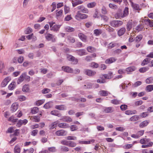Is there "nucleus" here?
<instances>
[{
	"instance_id": "nucleus-1",
	"label": "nucleus",
	"mask_w": 153,
	"mask_h": 153,
	"mask_svg": "<svg viewBox=\"0 0 153 153\" xmlns=\"http://www.w3.org/2000/svg\"><path fill=\"white\" fill-rule=\"evenodd\" d=\"M140 143L143 145L141 146L142 148H147L152 147L153 145V142L151 141L149 138H142L140 140Z\"/></svg>"
},
{
	"instance_id": "nucleus-2",
	"label": "nucleus",
	"mask_w": 153,
	"mask_h": 153,
	"mask_svg": "<svg viewBox=\"0 0 153 153\" xmlns=\"http://www.w3.org/2000/svg\"><path fill=\"white\" fill-rule=\"evenodd\" d=\"M88 17V15L82 13H80V11H78L75 16V18L77 20L79 19H85L87 18Z\"/></svg>"
},
{
	"instance_id": "nucleus-3",
	"label": "nucleus",
	"mask_w": 153,
	"mask_h": 153,
	"mask_svg": "<svg viewBox=\"0 0 153 153\" xmlns=\"http://www.w3.org/2000/svg\"><path fill=\"white\" fill-rule=\"evenodd\" d=\"M123 24L122 21L118 20L112 21L110 22V25L114 27H117L122 25Z\"/></svg>"
},
{
	"instance_id": "nucleus-4",
	"label": "nucleus",
	"mask_w": 153,
	"mask_h": 153,
	"mask_svg": "<svg viewBox=\"0 0 153 153\" xmlns=\"http://www.w3.org/2000/svg\"><path fill=\"white\" fill-rule=\"evenodd\" d=\"M45 37L48 41H51L53 42H55L56 39L54 36L50 33H46L45 35Z\"/></svg>"
},
{
	"instance_id": "nucleus-5",
	"label": "nucleus",
	"mask_w": 153,
	"mask_h": 153,
	"mask_svg": "<svg viewBox=\"0 0 153 153\" xmlns=\"http://www.w3.org/2000/svg\"><path fill=\"white\" fill-rule=\"evenodd\" d=\"M11 80L10 77H7L5 78L2 82L1 86V87H4L6 86L8 82Z\"/></svg>"
},
{
	"instance_id": "nucleus-6",
	"label": "nucleus",
	"mask_w": 153,
	"mask_h": 153,
	"mask_svg": "<svg viewBox=\"0 0 153 153\" xmlns=\"http://www.w3.org/2000/svg\"><path fill=\"white\" fill-rule=\"evenodd\" d=\"M77 8L78 10H80L82 13H87L88 12V9L85 8L83 5L78 6Z\"/></svg>"
},
{
	"instance_id": "nucleus-7",
	"label": "nucleus",
	"mask_w": 153,
	"mask_h": 153,
	"mask_svg": "<svg viewBox=\"0 0 153 153\" xmlns=\"http://www.w3.org/2000/svg\"><path fill=\"white\" fill-rule=\"evenodd\" d=\"M27 122V120L25 119L22 120H20L18 121L16 126L18 127H20L22 125L26 124Z\"/></svg>"
},
{
	"instance_id": "nucleus-8",
	"label": "nucleus",
	"mask_w": 153,
	"mask_h": 153,
	"mask_svg": "<svg viewBox=\"0 0 153 153\" xmlns=\"http://www.w3.org/2000/svg\"><path fill=\"white\" fill-rule=\"evenodd\" d=\"M18 107L19 105L17 103H14L11 106L10 110L12 112H14L18 109Z\"/></svg>"
},
{
	"instance_id": "nucleus-9",
	"label": "nucleus",
	"mask_w": 153,
	"mask_h": 153,
	"mask_svg": "<svg viewBox=\"0 0 153 153\" xmlns=\"http://www.w3.org/2000/svg\"><path fill=\"white\" fill-rule=\"evenodd\" d=\"M60 120L68 123H70L72 121V119L71 117L67 116H64L62 117Z\"/></svg>"
},
{
	"instance_id": "nucleus-10",
	"label": "nucleus",
	"mask_w": 153,
	"mask_h": 153,
	"mask_svg": "<svg viewBox=\"0 0 153 153\" xmlns=\"http://www.w3.org/2000/svg\"><path fill=\"white\" fill-rule=\"evenodd\" d=\"M67 57L68 60L74 62V63L76 64L78 62V60L71 55H68Z\"/></svg>"
},
{
	"instance_id": "nucleus-11",
	"label": "nucleus",
	"mask_w": 153,
	"mask_h": 153,
	"mask_svg": "<svg viewBox=\"0 0 153 153\" xmlns=\"http://www.w3.org/2000/svg\"><path fill=\"white\" fill-rule=\"evenodd\" d=\"M62 70L64 71L72 73L73 72V70L72 68L68 66H62Z\"/></svg>"
},
{
	"instance_id": "nucleus-12",
	"label": "nucleus",
	"mask_w": 153,
	"mask_h": 153,
	"mask_svg": "<svg viewBox=\"0 0 153 153\" xmlns=\"http://www.w3.org/2000/svg\"><path fill=\"white\" fill-rule=\"evenodd\" d=\"M78 36L83 42H86L87 41V37L83 33H79Z\"/></svg>"
},
{
	"instance_id": "nucleus-13",
	"label": "nucleus",
	"mask_w": 153,
	"mask_h": 153,
	"mask_svg": "<svg viewBox=\"0 0 153 153\" xmlns=\"http://www.w3.org/2000/svg\"><path fill=\"white\" fill-rule=\"evenodd\" d=\"M117 60V59L114 57H112L106 59L105 62L106 64H111L115 62Z\"/></svg>"
},
{
	"instance_id": "nucleus-14",
	"label": "nucleus",
	"mask_w": 153,
	"mask_h": 153,
	"mask_svg": "<svg viewBox=\"0 0 153 153\" xmlns=\"http://www.w3.org/2000/svg\"><path fill=\"white\" fill-rule=\"evenodd\" d=\"M55 134L58 136L65 135L66 134V132L63 130L57 131L56 132Z\"/></svg>"
},
{
	"instance_id": "nucleus-15",
	"label": "nucleus",
	"mask_w": 153,
	"mask_h": 153,
	"mask_svg": "<svg viewBox=\"0 0 153 153\" xmlns=\"http://www.w3.org/2000/svg\"><path fill=\"white\" fill-rule=\"evenodd\" d=\"M85 73L88 76H93L96 74V72L95 71L87 70L85 71Z\"/></svg>"
},
{
	"instance_id": "nucleus-16",
	"label": "nucleus",
	"mask_w": 153,
	"mask_h": 153,
	"mask_svg": "<svg viewBox=\"0 0 153 153\" xmlns=\"http://www.w3.org/2000/svg\"><path fill=\"white\" fill-rule=\"evenodd\" d=\"M16 87V83L15 81H13L8 86V89L10 90H12Z\"/></svg>"
},
{
	"instance_id": "nucleus-17",
	"label": "nucleus",
	"mask_w": 153,
	"mask_h": 153,
	"mask_svg": "<svg viewBox=\"0 0 153 153\" xmlns=\"http://www.w3.org/2000/svg\"><path fill=\"white\" fill-rule=\"evenodd\" d=\"M128 14V9L127 7H126L123 11V14H121L119 16L123 18L127 16Z\"/></svg>"
},
{
	"instance_id": "nucleus-18",
	"label": "nucleus",
	"mask_w": 153,
	"mask_h": 153,
	"mask_svg": "<svg viewBox=\"0 0 153 153\" xmlns=\"http://www.w3.org/2000/svg\"><path fill=\"white\" fill-rule=\"evenodd\" d=\"M61 27V25H55L51 29V30L57 32L59 30Z\"/></svg>"
},
{
	"instance_id": "nucleus-19",
	"label": "nucleus",
	"mask_w": 153,
	"mask_h": 153,
	"mask_svg": "<svg viewBox=\"0 0 153 153\" xmlns=\"http://www.w3.org/2000/svg\"><path fill=\"white\" fill-rule=\"evenodd\" d=\"M126 28L124 27H122L117 32V34L119 36L123 35L126 31Z\"/></svg>"
},
{
	"instance_id": "nucleus-20",
	"label": "nucleus",
	"mask_w": 153,
	"mask_h": 153,
	"mask_svg": "<svg viewBox=\"0 0 153 153\" xmlns=\"http://www.w3.org/2000/svg\"><path fill=\"white\" fill-rule=\"evenodd\" d=\"M114 111V108L112 107H105L104 110V111L107 113H111Z\"/></svg>"
},
{
	"instance_id": "nucleus-21",
	"label": "nucleus",
	"mask_w": 153,
	"mask_h": 153,
	"mask_svg": "<svg viewBox=\"0 0 153 153\" xmlns=\"http://www.w3.org/2000/svg\"><path fill=\"white\" fill-rule=\"evenodd\" d=\"M131 4L133 9L135 10H140L138 4L134 3L132 2H131Z\"/></svg>"
},
{
	"instance_id": "nucleus-22",
	"label": "nucleus",
	"mask_w": 153,
	"mask_h": 153,
	"mask_svg": "<svg viewBox=\"0 0 153 153\" xmlns=\"http://www.w3.org/2000/svg\"><path fill=\"white\" fill-rule=\"evenodd\" d=\"M75 1H74L73 0L71 1L73 6L74 7H75L79 4H82L83 2L82 1L79 0H77Z\"/></svg>"
},
{
	"instance_id": "nucleus-23",
	"label": "nucleus",
	"mask_w": 153,
	"mask_h": 153,
	"mask_svg": "<svg viewBox=\"0 0 153 153\" xmlns=\"http://www.w3.org/2000/svg\"><path fill=\"white\" fill-rule=\"evenodd\" d=\"M76 52L79 55L82 56L86 54L85 51L83 49H79L77 50L76 51Z\"/></svg>"
},
{
	"instance_id": "nucleus-24",
	"label": "nucleus",
	"mask_w": 153,
	"mask_h": 153,
	"mask_svg": "<svg viewBox=\"0 0 153 153\" xmlns=\"http://www.w3.org/2000/svg\"><path fill=\"white\" fill-rule=\"evenodd\" d=\"M58 126L59 127L62 128H66L68 127V125L65 123H59Z\"/></svg>"
},
{
	"instance_id": "nucleus-25",
	"label": "nucleus",
	"mask_w": 153,
	"mask_h": 153,
	"mask_svg": "<svg viewBox=\"0 0 153 153\" xmlns=\"http://www.w3.org/2000/svg\"><path fill=\"white\" fill-rule=\"evenodd\" d=\"M26 37L28 40L32 39L34 41H35L36 40V37L34 36L33 33L26 36Z\"/></svg>"
},
{
	"instance_id": "nucleus-26",
	"label": "nucleus",
	"mask_w": 153,
	"mask_h": 153,
	"mask_svg": "<svg viewBox=\"0 0 153 153\" xmlns=\"http://www.w3.org/2000/svg\"><path fill=\"white\" fill-rule=\"evenodd\" d=\"M104 78L107 79H109L112 78L113 77V73L111 72H110L108 74H104L103 75Z\"/></svg>"
},
{
	"instance_id": "nucleus-27",
	"label": "nucleus",
	"mask_w": 153,
	"mask_h": 153,
	"mask_svg": "<svg viewBox=\"0 0 153 153\" xmlns=\"http://www.w3.org/2000/svg\"><path fill=\"white\" fill-rule=\"evenodd\" d=\"M24 80V78L23 74H22L20 77L18 78L17 81V83L19 84L22 82Z\"/></svg>"
},
{
	"instance_id": "nucleus-28",
	"label": "nucleus",
	"mask_w": 153,
	"mask_h": 153,
	"mask_svg": "<svg viewBox=\"0 0 153 153\" xmlns=\"http://www.w3.org/2000/svg\"><path fill=\"white\" fill-rule=\"evenodd\" d=\"M55 108L59 110H64L66 109V107L64 105H56L55 106Z\"/></svg>"
},
{
	"instance_id": "nucleus-29",
	"label": "nucleus",
	"mask_w": 153,
	"mask_h": 153,
	"mask_svg": "<svg viewBox=\"0 0 153 153\" xmlns=\"http://www.w3.org/2000/svg\"><path fill=\"white\" fill-rule=\"evenodd\" d=\"M53 106V102H49L46 104H45L44 105L43 107L46 108L48 109L50 108Z\"/></svg>"
},
{
	"instance_id": "nucleus-30",
	"label": "nucleus",
	"mask_w": 153,
	"mask_h": 153,
	"mask_svg": "<svg viewBox=\"0 0 153 153\" xmlns=\"http://www.w3.org/2000/svg\"><path fill=\"white\" fill-rule=\"evenodd\" d=\"M149 123V122L147 120H145L141 122L139 125V127L140 128H143L146 126Z\"/></svg>"
},
{
	"instance_id": "nucleus-31",
	"label": "nucleus",
	"mask_w": 153,
	"mask_h": 153,
	"mask_svg": "<svg viewBox=\"0 0 153 153\" xmlns=\"http://www.w3.org/2000/svg\"><path fill=\"white\" fill-rule=\"evenodd\" d=\"M140 119V117L138 115H134L131 117L129 119V120L135 121L138 120Z\"/></svg>"
},
{
	"instance_id": "nucleus-32",
	"label": "nucleus",
	"mask_w": 153,
	"mask_h": 153,
	"mask_svg": "<svg viewBox=\"0 0 153 153\" xmlns=\"http://www.w3.org/2000/svg\"><path fill=\"white\" fill-rule=\"evenodd\" d=\"M143 20L146 22V23L147 24H148L150 26H153V21L152 20H150V19H144Z\"/></svg>"
},
{
	"instance_id": "nucleus-33",
	"label": "nucleus",
	"mask_w": 153,
	"mask_h": 153,
	"mask_svg": "<svg viewBox=\"0 0 153 153\" xmlns=\"http://www.w3.org/2000/svg\"><path fill=\"white\" fill-rule=\"evenodd\" d=\"M132 25V21L130 20L129 21L126 25V29L128 31H129L131 29Z\"/></svg>"
},
{
	"instance_id": "nucleus-34",
	"label": "nucleus",
	"mask_w": 153,
	"mask_h": 153,
	"mask_svg": "<svg viewBox=\"0 0 153 153\" xmlns=\"http://www.w3.org/2000/svg\"><path fill=\"white\" fill-rule=\"evenodd\" d=\"M29 90V86L28 85H24L22 88V91L24 92H27Z\"/></svg>"
},
{
	"instance_id": "nucleus-35",
	"label": "nucleus",
	"mask_w": 153,
	"mask_h": 153,
	"mask_svg": "<svg viewBox=\"0 0 153 153\" xmlns=\"http://www.w3.org/2000/svg\"><path fill=\"white\" fill-rule=\"evenodd\" d=\"M51 113V114L57 116L59 117H61V114L58 113V111L56 110L52 111Z\"/></svg>"
},
{
	"instance_id": "nucleus-36",
	"label": "nucleus",
	"mask_w": 153,
	"mask_h": 153,
	"mask_svg": "<svg viewBox=\"0 0 153 153\" xmlns=\"http://www.w3.org/2000/svg\"><path fill=\"white\" fill-rule=\"evenodd\" d=\"M30 119L33 121L35 122H38L40 120L39 117H38L36 116L31 117Z\"/></svg>"
},
{
	"instance_id": "nucleus-37",
	"label": "nucleus",
	"mask_w": 153,
	"mask_h": 153,
	"mask_svg": "<svg viewBox=\"0 0 153 153\" xmlns=\"http://www.w3.org/2000/svg\"><path fill=\"white\" fill-rule=\"evenodd\" d=\"M102 33V31L101 29H96L94 30V33L95 35L99 36Z\"/></svg>"
},
{
	"instance_id": "nucleus-38",
	"label": "nucleus",
	"mask_w": 153,
	"mask_h": 153,
	"mask_svg": "<svg viewBox=\"0 0 153 153\" xmlns=\"http://www.w3.org/2000/svg\"><path fill=\"white\" fill-rule=\"evenodd\" d=\"M65 30L66 32H74L75 30L74 28L69 26L66 27L65 28Z\"/></svg>"
},
{
	"instance_id": "nucleus-39",
	"label": "nucleus",
	"mask_w": 153,
	"mask_h": 153,
	"mask_svg": "<svg viewBox=\"0 0 153 153\" xmlns=\"http://www.w3.org/2000/svg\"><path fill=\"white\" fill-rule=\"evenodd\" d=\"M58 123L57 121H56L52 123L49 126V128L50 129H52L55 128L57 124Z\"/></svg>"
},
{
	"instance_id": "nucleus-40",
	"label": "nucleus",
	"mask_w": 153,
	"mask_h": 153,
	"mask_svg": "<svg viewBox=\"0 0 153 153\" xmlns=\"http://www.w3.org/2000/svg\"><path fill=\"white\" fill-rule=\"evenodd\" d=\"M146 82L147 84L153 83V77H150L148 78L146 80Z\"/></svg>"
},
{
	"instance_id": "nucleus-41",
	"label": "nucleus",
	"mask_w": 153,
	"mask_h": 153,
	"mask_svg": "<svg viewBox=\"0 0 153 153\" xmlns=\"http://www.w3.org/2000/svg\"><path fill=\"white\" fill-rule=\"evenodd\" d=\"M20 148L19 146H16L15 147L14 149V153H20Z\"/></svg>"
},
{
	"instance_id": "nucleus-42",
	"label": "nucleus",
	"mask_w": 153,
	"mask_h": 153,
	"mask_svg": "<svg viewBox=\"0 0 153 153\" xmlns=\"http://www.w3.org/2000/svg\"><path fill=\"white\" fill-rule=\"evenodd\" d=\"M150 59L149 58H146L144 59L141 64L142 66L145 65L149 62Z\"/></svg>"
},
{
	"instance_id": "nucleus-43",
	"label": "nucleus",
	"mask_w": 153,
	"mask_h": 153,
	"mask_svg": "<svg viewBox=\"0 0 153 153\" xmlns=\"http://www.w3.org/2000/svg\"><path fill=\"white\" fill-rule=\"evenodd\" d=\"M18 119L17 118L14 119L13 116H12L8 119V121L13 123L16 122L17 121Z\"/></svg>"
},
{
	"instance_id": "nucleus-44",
	"label": "nucleus",
	"mask_w": 153,
	"mask_h": 153,
	"mask_svg": "<svg viewBox=\"0 0 153 153\" xmlns=\"http://www.w3.org/2000/svg\"><path fill=\"white\" fill-rule=\"evenodd\" d=\"M149 68L148 67H145L140 68L139 69V71L140 73H144L147 71Z\"/></svg>"
},
{
	"instance_id": "nucleus-45",
	"label": "nucleus",
	"mask_w": 153,
	"mask_h": 153,
	"mask_svg": "<svg viewBox=\"0 0 153 153\" xmlns=\"http://www.w3.org/2000/svg\"><path fill=\"white\" fill-rule=\"evenodd\" d=\"M143 28V26L142 25H140L137 26L135 28V30L138 32L141 31Z\"/></svg>"
},
{
	"instance_id": "nucleus-46",
	"label": "nucleus",
	"mask_w": 153,
	"mask_h": 153,
	"mask_svg": "<svg viewBox=\"0 0 153 153\" xmlns=\"http://www.w3.org/2000/svg\"><path fill=\"white\" fill-rule=\"evenodd\" d=\"M146 90L148 92H150L153 90V85H149L146 88Z\"/></svg>"
},
{
	"instance_id": "nucleus-47",
	"label": "nucleus",
	"mask_w": 153,
	"mask_h": 153,
	"mask_svg": "<svg viewBox=\"0 0 153 153\" xmlns=\"http://www.w3.org/2000/svg\"><path fill=\"white\" fill-rule=\"evenodd\" d=\"M111 102L114 105H118L120 104L121 102L120 100L117 99L112 100L111 101Z\"/></svg>"
},
{
	"instance_id": "nucleus-48",
	"label": "nucleus",
	"mask_w": 153,
	"mask_h": 153,
	"mask_svg": "<svg viewBox=\"0 0 153 153\" xmlns=\"http://www.w3.org/2000/svg\"><path fill=\"white\" fill-rule=\"evenodd\" d=\"M87 51L90 52H92L95 51V49L93 47L89 46L87 48Z\"/></svg>"
},
{
	"instance_id": "nucleus-49",
	"label": "nucleus",
	"mask_w": 153,
	"mask_h": 153,
	"mask_svg": "<svg viewBox=\"0 0 153 153\" xmlns=\"http://www.w3.org/2000/svg\"><path fill=\"white\" fill-rule=\"evenodd\" d=\"M76 145V144L71 141H68V146L69 147H75Z\"/></svg>"
},
{
	"instance_id": "nucleus-50",
	"label": "nucleus",
	"mask_w": 153,
	"mask_h": 153,
	"mask_svg": "<svg viewBox=\"0 0 153 153\" xmlns=\"http://www.w3.org/2000/svg\"><path fill=\"white\" fill-rule=\"evenodd\" d=\"M39 108L37 107H34L31 110V112L32 114H35L38 113L39 111Z\"/></svg>"
},
{
	"instance_id": "nucleus-51",
	"label": "nucleus",
	"mask_w": 153,
	"mask_h": 153,
	"mask_svg": "<svg viewBox=\"0 0 153 153\" xmlns=\"http://www.w3.org/2000/svg\"><path fill=\"white\" fill-rule=\"evenodd\" d=\"M96 4L95 2H92L89 3L87 4V7L88 8H91L94 7L96 5Z\"/></svg>"
},
{
	"instance_id": "nucleus-52",
	"label": "nucleus",
	"mask_w": 153,
	"mask_h": 153,
	"mask_svg": "<svg viewBox=\"0 0 153 153\" xmlns=\"http://www.w3.org/2000/svg\"><path fill=\"white\" fill-rule=\"evenodd\" d=\"M24 79L27 82H29L30 80V76L27 75L26 73H24Z\"/></svg>"
},
{
	"instance_id": "nucleus-53",
	"label": "nucleus",
	"mask_w": 153,
	"mask_h": 153,
	"mask_svg": "<svg viewBox=\"0 0 153 153\" xmlns=\"http://www.w3.org/2000/svg\"><path fill=\"white\" fill-rule=\"evenodd\" d=\"M143 36L141 35H140L137 36L135 38V41L136 42H140L142 39Z\"/></svg>"
},
{
	"instance_id": "nucleus-54",
	"label": "nucleus",
	"mask_w": 153,
	"mask_h": 153,
	"mask_svg": "<svg viewBox=\"0 0 153 153\" xmlns=\"http://www.w3.org/2000/svg\"><path fill=\"white\" fill-rule=\"evenodd\" d=\"M92 85V84L90 82L87 83L86 85H84V88H91Z\"/></svg>"
},
{
	"instance_id": "nucleus-55",
	"label": "nucleus",
	"mask_w": 153,
	"mask_h": 153,
	"mask_svg": "<svg viewBox=\"0 0 153 153\" xmlns=\"http://www.w3.org/2000/svg\"><path fill=\"white\" fill-rule=\"evenodd\" d=\"M100 94L101 95L103 96H106L108 95V91H100Z\"/></svg>"
},
{
	"instance_id": "nucleus-56",
	"label": "nucleus",
	"mask_w": 153,
	"mask_h": 153,
	"mask_svg": "<svg viewBox=\"0 0 153 153\" xmlns=\"http://www.w3.org/2000/svg\"><path fill=\"white\" fill-rule=\"evenodd\" d=\"M135 68L134 67H130L126 69V71L127 72L132 71L135 70Z\"/></svg>"
},
{
	"instance_id": "nucleus-57",
	"label": "nucleus",
	"mask_w": 153,
	"mask_h": 153,
	"mask_svg": "<svg viewBox=\"0 0 153 153\" xmlns=\"http://www.w3.org/2000/svg\"><path fill=\"white\" fill-rule=\"evenodd\" d=\"M68 39L72 43H74L75 41V39L74 37L69 36L68 37Z\"/></svg>"
},
{
	"instance_id": "nucleus-58",
	"label": "nucleus",
	"mask_w": 153,
	"mask_h": 153,
	"mask_svg": "<svg viewBox=\"0 0 153 153\" xmlns=\"http://www.w3.org/2000/svg\"><path fill=\"white\" fill-rule=\"evenodd\" d=\"M144 130H141L137 132V134L138 137V138L142 136L144 134Z\"/></svg>"
},
{
	"instance_id": "nucleus-59",
	"label": "nucleus",
	"mask_w": 153,
	"mask_h": 153,
	"mask_svg": "<svg viewBox=\"0 0 153 153\" xmlns=\"http://www.w3.org/2000/svg\"><path fill=\"white\" fill-rule=\"evenodd\" d=\"M48 150L51 152H54L56 151V148L54 147H49L48 148Z\"/></svg>"
},
{
	"instance_id": "nucleus-60",
	"label": "nucleus",
	"mask_w": 153,
	"mask_h": 153,
	"mask_svg": "<svg viewBox=\"0 0 153 153\" xmlns=\"http://www.w3.org/2000/svg\"><path fill=\"white\" fill-rule=\"evenodd\" d=\"M18 99L20 101H23L26 100V97L23 95H20L18 97Z\"/></svg>"
},
{
	"instance_id": "nucleus-61",
	"label": "nucleus",
	"mask_w": 153,
	"mask_h": 153,
	"mask_svg": "<svg viewBox=\"0 0 153 153\" xmlns=\"http://www.w3.org/2000/svg\"><path fill=\"white\" fill-rule=\"evenodd\" d=\"M33 31V30L30 27H28L27 29L26 32H25V34H29L30 33H31Z\"/></svg>"
},
{
	"instance_id": "nucleus-62",
	"label": "nucleus",
	"mask_w": 153,
	"mask_h": 153,
	"mask_svg": "<svg viewBox=\"0 0 153 153\" xmlns=\"http://www.w3.org/2000/svg\"><path fill=\"white\" fill-rule=\"evenodd\" d=\"M66 139L68 140H75L76 139V137L73 136H68L66 137Z\"/></svg>"
},
{
	"instance_id": "nucleus-63",
	"label": "nucleus",
	"mask_w": 153,
	"mask_h": 153,
	"mask_svg": "<svg viewBox=\"0 0 153 153\" xmlns=\"http://www.w3.org/2000/svg\"><path fill=\"white\" fill-rule=\"evenodd\" d=\"M106 30L109 32H112L114 30V29L109 26L107 27H105Z\"/></svg>"
},
{
	"instance_id": "nucleus-64",
	"label": "nucleus",
	"mask_w": 153,
	"mask_h": 153,
	"mask_svg": "<svg viewBox=\"0 0 153 153\" xmlns=\"http://www.w3.org/2000/svg\"><path fill=\"white\" fill-rule=\"evenodd\" d=\"M91 66L93 68H97L99 66V65L98 64L93 62L91 63Z\"/></svg>"
}]
</instances>
